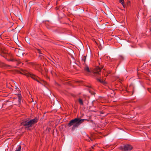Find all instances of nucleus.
Instances as JSON below:
<instances>
[{
    "mask_svg": "<svg viewBox=\"0 0 151 151\" xmlns=\"http://www.w3.org/2000/svg\"><path fill=\"white\" fill-rule=\"evenodd\" d=\"M87 120V119H81L79 117H77L71 120L68 124L67 125L68 127L73 126L72 129L73 130L76 128L78 127L85 121Z\"/></svg>",
    "mask_w": 151,
    "mask_h": 151,
    "instance_id": "1",
    "label": "nucleus"
},
{
    "mask_svg": "<svg viewBox=\"0 0 151 151\" xmlns=\"http://www.w3.org/2000/svg\"><path fill=\"white\" fill-rule=\"evenodd\" d=\"M39 119L35 117L33 119L24 121L21 123V124L24 126H27L28 127H32L38 121Z\"/></svg>",
    "mask_w": 151,
    "mask_h": 151,
    "instance_id": "2",
    "label": "nucleus"
},
{
    "mask_svg": "<svg viewBox=\"0 0 151 151\" xmlns=\"http://www.w3.org/2000/svg\"><path fill=\"white\" fill-rule=\"evenodd\" d=\"M22 71L23 73H22L21 72V73L25 75L27 77H30L34 80L36 81L37 82L42 84V83L40 82L39 81V79H40L39 78L35 75H34L32 73H30L25 70H22Z\"/></svg>",
    "mask_w": 151,
    "mask_h": 151,
    "instance_id": "3",
    "label": "nucleus"
},
{
    "mask_svg": "<svg viewBox=\"0 0 151 151\" xmlns=\"http://www.w3.org/2000/svg\"><path fill=\"white\" fill-rule=\"evenodd\" d=\"M0 55L4 58L5 57L6 55V52L4 50L3 45L1 44H0Z\"/></svg>",
    "mask_w": 151,
    "mask_h": 151,
    "instance_id": "4",
    "label": "nucleus"
},
{
    "mask_svg": "<svg viewBox=\"0 0 151 151\" xmlns=\"http://www.w3.org/2000/svg\"><path fill=\"white\" fill-rule=\"evenodd\" d=\"M123 149L124 151H128L131 150L132 149V147L130 145L127 144L124 146Z\"/></svg>",
    "mask_w": 151,
    "mask_h": 151,
    "instance_id": "5",
    "label": "nucleus"
},
{
    "mask_svg": "<svg viewBox=\"0 0 151 151\" xmlns=\"http://www.w3.org/2000/svg\"><path fill=\"white\" fill-rule=\"evenodd\" d=\"M101 68L98 66L96 67L93 71V73H96L99 75L100 74L99 72H100Z\"/></svg>",
    "mask_w": 151,
    "mask_h": 151,
    "instance_id": "6",
    "label": "nucleus"
},
{
    "mask_svg": "<svg viewBox=\"0 0 151 151\" xmlns=\"http://www.w3.org/2000/svg\"><path fill=\"white\" fill-rule=\"evenodd\" d=\"M86 56H82V61L83 62V64H84L85 63L86 60Z\"/></svg>",
    "mask_w": 151,
    "mask_h": 151,
    "instance_id": "7",
    "label": "nucleus"
},
{
    "mask_svg": "<svg viewBox=\"0 0 151 151\" xmlns=\"http://www.w3.org/2000/svg\"><path fill=\"white\" fill-rule=\"evenodd\" d=\"M96 80L99 82L104 84L105 83V82L104 81L101 80V79L96 78Z\"/></svg>",
    "mask_w": 151,
    "mask_h": 151,
    "instance_id": "8",
    "label": "nucleus"
},
{
    "mask_svg": "<svg viewBox=\"0 0 151 151\" xmlns=\"http://www.w3.org/2000/svg\"><path fill=\"white\" fill-rule=\"evenodd\" d=\"M78 102H79V104L81 105H83V102L82 100L81 99L79 98L78 99Z\"/></svg>",
    "mask_w": 151,
    "mask_h": 151,
    "instance_id": "9",
    "label": "nucleus"
},
{
    "mask_svg": "<svg viewBox=\"0 0 151 151\" xmlns=\"http://www.w3.org/2000/svg\"><path fill=\"white\" fill-rule=\"evenodd\" d=\"M21 146L20 145H18V147L16 148L15 151H21Z\"/></svg>",
    "mask_w": 151,
    "mask_h": 151,
    "instance_id": "10",
    "label": "nucleus"
},
{
    "mask_svg": "<svg viewBox=\"0 0 151 151\" xmlns=\"http://www.w3.org/2000/svg\"><path fill=\"white\" fill-rule=\"evenodd\" d=\"M18 101L19 103H20L21 102V99H22V97L21 96V95H18Z\"/></svg>",
    "mask_w": 151,
    "mask_h": 151,
    "instance_id": "11",
    "label": "nucleus"
},
{
    "mask_svg": "<svg viewBox=\"0 0 151 151\" xmlns=\"http://www.w3.org/2000/svg\"><path fill=\"white\" fill-rule=\"evenodd\" d=\"M84 69L85 70H86V71L88 72H90V70L89 69V68L88 67V66H86V67L85 68H84Z\"/></svg>",
    "mask_w": 151,
    "mask_h": 151,
    "instance_id": "12",
    "label": "nucleus"
},
{
    "mask_svg": "<svg viewBox=\"0 0 151 151\" xmlns=\"http://www.w3.org/2000/svg\"><path fill=\"white\" fill-rule=\"evenodd\" d=\"M8 61H16V60L14 59H8L7 60Z\"/></svg>",
    "mask_w": 151,
    "mask_h": 151,
    "instance_id": "13",
    "label": "nucleus"
},
{
    "mask_svg": "<svg viewBox=\"0 0 151 151\" xmlns=\"http://www.w3.org/2000/svg\"><path fill=\"white\" fill-rule=\"evenodd\" d=\"M89 92L90 93H91L93 95H94L95 94L94 92L91 91H89Z\"/></svg>",
    "mask_w": 151,
    "mask_h": 151,
    "instance_id": "14",
    "label": "nucleus"
},
{
    "mask_svg": "<svg viewBox=\"0 0 151 151\" xmlns=\"http://www.w3.org/2000/svg\"><path fill=\"white\" fill-rule=\"evenodd\" d=\"M90 140H91V141H92V139L90 137H88V139H87V140L89 142H90Z\"/></svg>",
    "mask_w": 151,
    "mask_h": 151,
    "instance_id": "15",
    "label": "nucleus"
},
{
    "mask_svg": "<svg viewBox=\"0 0 151 151\" xmlns=\"http://www.w3.org/2000/svg\"><path fill=\"white\" fill-rule=\"evenodd\" d=\"M119 2L121 4H122L124 3V0H119Z\"/></svg>",
    "mask_w": 151,
    "mask_h": 151,
    "instance_id": "16",
    "label": "nucleus"
},
{
    "mask_svg": "<svg viewBox=\"0 0 151 151\" xmlns=\"http://www.w3.org/2000/svg\"><path fill=\"white\" fill-rule=\"evenodd\" d=\"M39 56V57H40V58H42V57H43V56L42 55V54H40Z\"/></svg>",
    "mask_w": 151,
    "mask_h": 151,
    "instance_id": "17",
    "label": "nucleus"
},
{
    "mask_svg": "<svg viewBox=\"0 0 151 151\" xmlns=\"http://www.w3.org/2000/svg\"><path fill=\"white\" fill-rule=\"evenodd\" d=\"M3 66H8V67H11V66L10 65H6L5 64H3Z\"/></svg>",
    "mask_w": 151,
    "mask_h": 151,
    "instance_id": "18",
    "label": "nucleus"
},
{
    "mask_svg": "<svg viewBox=\"0 0 151 151\" xmlns=\"http://www.w3.org/2000/svg\"><path fill=\"white\" fill-rule=\"evenodd\" d=\"M37 50L39 53L40 54H41V51L39 49H37Z\"/></svg>",
    "mask_w": 151,
    "mask_h": 151,
    "instance_id": "19",
    "label": "nucleus"
},
{
    "mask_svg": "<svg viewBox=\"0 0 151 151\" xmlns=\"http://www.w3.org/2000/svg\"><path fill=\"white\" fill-rule=\"evenodd\" d=\"M122 4V5L123 6L124 8H125V6H125V4H124V3H123V4Z\"/></svg>",
    "mask_w": 151,
    "mask_h": 151,
    "instance_id": "20",
    "label": "nucleus"
},
{
    "mask_svg": "<svg viewBox=\"0 0 151 151\" xmlns=\"http://www.w3.org/2000/svg\"><path fill=\"white\" fill-rule=\"evenodd\" d=\"M148 91L151 93V88H148Z\"/></svg>",
    "mask_w": 151,
    "mask_h": 151,
    "instance_id": "21",
    "label": "nucleus"
},
{
    "mask_svg": "<svg viewBox=\"0 0 151 151\" xmlns=\"http://www.w3.org/2000/svg\"><path fill=\"white\" fill-rule=\"evenodd\" d=\"M120 58L121 59H123L124 58H123V57L122 56H120Z\"/></svg>",
    "mask_w": 151,
    "mask_h": 151,
    "instance_id": "22",
    "label": "nucleus"
},
{
    "mask_svg": "<svg viewBox=\"0 0 151 151\" xmlns=\"http://www.w3.org/2000/svg\"><path fill=\"white\" fill-rule=\"evenodd\" d=\"M50 73L52 75H53V73L52 72V71H51Z\"/></svg>",
    "mask_w": 151,
    "mask_h": 151,
    "instance_id": "23",
    "label": "nucleus"
},
{
    "mask_svg": "<svg viewBox=\"0 0 151 151\" xmlns=\"http://www.w3.org/2000/svg\"><path fill=\"white\" fill-rule=\"evenodd\" d=\"M21 63V62H18V63H17V65H19V64H20Z\"/></svg>",
    "mask_w": 151,
    "mask_h": 151,
    "instance_id": "24",
    "label": "nucleus"
},
{
    "mask_svg": "<svg viewBox=\"0 0 151 151\" xmlns=\"http://www.w3.org/2000/svg\"><path fill=\"white\" fill-rule=\"evenodd\" d=\"M43 81L44 82V84H45L46 83V82H45V81Z\"/></svg>",
    "mask_w": 151,
    "mask_h": 151,
    "instance_id": "25",
    "label": "nucleus"
},
{
    "mask_svg": "<svg viewBox=\"0 0 151 151\" xmlns=\"http://www.w3.org/2000/svg\"><path fill=\"white\" fill-rule=\"evenodd\" d=\"M88 87H91V86H87Z\"/></svg>",
    "mask_w": 151,
    "mask_h": 151,
    "instance_id": "26",
    "label": "nucleus"
},
{
    "mask_svg": "<svg viewBox=\"0 0 151 151\" xmlns=\"http://www.w3.org/2000/svg\"><path fill=\"white\" fill-rule=\"evenodd\" d=\"M92 148H93V147H92Z\"/></svg>",
    "mask_w": 151,
    "mask_h": 151,
    "instance_id": "27",
    "label": "nucleus"
},
{
    "mask_svg": "<svg viewBox=\"0 0 151 151\" xmlns=\"http://www.w3.org/2000/svg\"><path fill=\"white\" fill-rule=\"evenodd\" d=\"M105 76H106V75H105ZM106 76H107V75L106 74Z\"/></svg>",
    "mask_w": 151,
    "mask_h": 151,
    "instance_id": "28",
    "label": "nucleus"
}]
</instances>
